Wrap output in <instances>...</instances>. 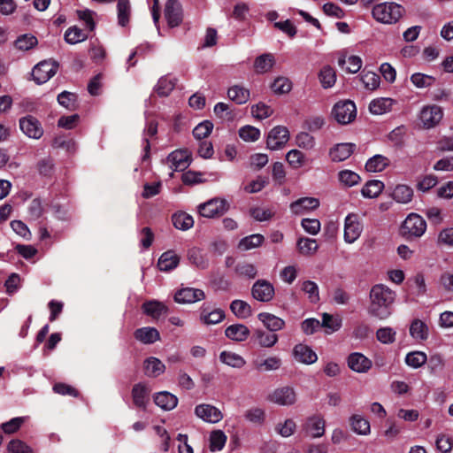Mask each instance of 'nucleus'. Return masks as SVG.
Returning a JSON list of instances; mask_svg holds the SVG:
<instances>
[{
  "mask_svg": "<svg viewBox=\"0 0 453 453\" xmlns=\"http://www.w3.org/2000/svg\"><path fill=\"white\" fill-rule=\"evenodd\" d=\"M395 296V292L387 285H374L370 291L369 314L380 320L388 319L392 314L391 307Z\"/></svg>",
  "mask_w": 453,
  "mask_h": 453,
  "instance_id": "nucleus-1",
  "label": "nucleus"
},
{
  "mask_svg": "<svg viewBox=\"0 0 453 453\" xmlns=\"http://www.w3.org/2000/svg\"><path fill=\"white\" fill-rule=\"evenodd\" d=\"M372 13L380 23L395 24L403 17L404 8L396 3L386 2L373 6Z\"/></svg>",
  "mask_w": 453,
  "mask_h": 453,
  "instance_id": "nucleus-2",
  "label": "nucleus"
},
{
  "mask_svg": "<svg viewBox=\"0 0 453 453\" xmlns=\"http://www.w3.org/2000/svg\"><path fill=\"white\" fill-rule=\"evenodd\" d=\"M229 210V203L225 198L214 197L197 207L198 213L203 218H216L223 215Z\"/></svg>",
  "mask_w": 453,
  "mask_h": 453,
  "instance_id": "nucleus-3",
  "label": "nucleus"
},
{
  "mask_svg": "<svg viewBox=\"0 0 453 453\" xmlns=\"http://www.w3.org/2000/svg\"><path fill=\"white\" fill-rule=\"evenodd\" d=\"M332 116L339 124H349L356 119V104L350 100L339 101L332 109Z\"/></svg>",
  "mask_w": 453,
  "mask_h": 453,
  "instance_id": "nucleus-4",
  "label": "nucleus"
},
{
  "mask_svg": "<svg viewBox=\"0 0 453 453\" xmlns=\"http://www.w3.org/2000/svg\"><path fill=\"white\" fill-rule=\"evenodd\" d=\"M443 117L442 108L436 104H428L422 107L418 114V119L425 129L435 127Z\"/></svg>",
  "mask_w": 453,
  "mask_h": 453,
  "instance_id": "nucleus-5",
  "label": "nucleus"
},
{
  "mask_svg": "<svg viewBox=\"0 0 453 453\" xmlns=\"http://www.w3.org/2000/svg\"><path fill=\"white\" fill-rule=\"evenodd\" d=\"M402 230L403 235L421 237L426 230V222L418 214L411 213L403 221Z\"/></svg>",
  "mask_w": 453,
  "mask_h": 453,
  "instance_id": "nucleus-6",
  "label": "nucleus"
},
{
  "mask_svg": "<svg viewBox=\"0 0 453 453\" xmlns=\"http://www.w3.org/2000/svg\"><path fill=\"white\" fill-rule=\"evenodd\" d=\"M58 68V65L56 62L44 60L34 67L32 75L37 84H42L56 74Z\"/></svg>",
  "mask_w": 453,
  "mask_h": 453,
  "instance_id": "nucleus-7",
  "label": "nucleus"
},
{
  "mask_svg": "<svg viewBox=\"0 0 453 453\" xmlns=\"http://www.w3.org/2000/svg\"><path fill=\"white\" fill-rule=\"evenodd\" d=\"M363 231V226L358 219V216L354 213L347 215L344 220V241L347 243L356 242Z\"/></svg>",
  "mask_w": 453,
  "mask_h": 453,
  "instance_id": "nucleus-8",
  "label": "nucleus"
},
{
  "mask_svg": "<svg viewBox=\"0 0 453 453\" xmlns=\"http://www.w3.org/2000/svg\"><path fill=\"white\" fill-rule=\"evenodd\" d=\"M268 399L278 405L289 406L296 402V393L294 388L284 386L274 389Z\"/></svg>",
  "mask_w": 453,
  "mask_h": 453,
  "instance_id": "nucleus-9",
  "label": "nucleus"
},
{
  "mask_svg": "<svg viewBox=\"0 0 453 453\" xmlns=\"http://www.w3.org/2000/svg\"><path fill=\"white\" fill-rule=\"evenodd\" d=\"M289 140V132L287 127L277 126L268 134L266 147L271 150H278L284 147Z\"/></svg>",
  "mask_w": 453,
  "mask_h": 453,
  "instance_id": "nucleus-10",
  "label": "nucleus"
},
{
  "mask_svg": "<svg viewBox=\"0 0 453 453\" xmlns=\"http://www.w3.org/2000/svg\"><path fill=\"white\" fill-rule=\"evenodd\" d=\"M195 415L206 423L215 424L223 419V413L214 405L201 403L196 406Z\"/></svg>",
  "mask_w": 453,
  "mask_h": 453,
  "instance_id": "nucleus-11",
  "label": "nucleus"
},
{
  "mask_svg": "<svg viewBox=\"0 0 453 453\" xmlns=\"http://www.w3.org/2000/svg\"><path fill=\"white\" fill-rule=\"evenodd\" d=\"M20 130L25 135L32 139H40L43 134V128L40 121L34 116L27 115L19 120Z\"/></svg>",
  "mask_w": 453,
  "mask_h": 453,
  "instance_id": "nucleus-12",
  "label": "nucleus"
},
{
  "mask_svg": "<svg viewBox=\"0 0 453 453\" xmlns=\"http://www.w3.org/2000/svg\"><path fill=\"white\" fill-rule=\"evenodd\" d=\"M274 294V287L266 280H257L251 288L253 298L262 303L270 302Z\"/></svg>",
  "mask_w": 453,
  "mask_h": 453,
  "instance_id": "nucleus-13",
  "label": "nucleus"
},
{
  "mask_svg": "<svg viewBox=\"0 0 453 453\" xmlns=\"http://www.w3.org/2000/svg\"><path fill=\"white\" fill-rule=\"evenodd\" d=\"M166 164L173 171L181 172L190 165V155L187 150H177L166 157Z\"/></svg>",
  "mask_w": 453,
  "mask_h": 453,
  "instance_id": "nucleus-14",
  "label": "nucleus"
},
{
  "mask_svg": "<svg viewBox=\"0 0 453 453\" xmlns=\"http://www.w3.org/2000/svg\"><path fill=\"white\" fill-rule=\"evenodd\" d=\"M293 357L299 363L305 365L314 364L318 360V356L312 349L303 343L296 344L292 351Z\"/></svg>",
  "mask_w": 453,
  "mask_h": 453,
  "instance_id": "nucleus-15",
  "label": "nucleus"
},
{
  "mask_svg": "<svg viewBox=\"0 0 453 453\" xmlns=\"http://www.w3.org/2000/svg\"><path fill=\"white\" fill-rule=\"evenodd\" d=\"M165 17L169 27L179 26L182 21V11L180 4L177 0H168L165 4Z\"/></svg>",
  "mask_w": 453,
  "mask_h": 453,
  "instance_id": "nucleus-16",
  "label": "nucleus"
},
{
  "mask_svg": "<svg viewBox=\"0 0 453 453\" xmlns=\"http://www.w3.org/2000/svg\"><path fill=\"white\" fill-rule=\"evenodd\" d=\"M205 298V294L202 289L194 288H184L177 291L174 295L175 302L179 303H196Z\"/></svg>",
  "mask_w": 453,
  "mask_h": 453,
  "instance_id": "nucleus-17",
  "label": "nucleus"
},
{
  "mask_svg": "<svg viewBox=\"0 0 453 453\" xmlns=\"http://www.w3.org/2000/svg\"><path fill=\"white\" fill-rule=\"evenodd\" d=\"M319 206V200L315 197H302L289 205L290 211L296 215L304 214L310 211H314Z\"/></svg>",
  "mask_w": 453,
  "mask_h": 453,
  "instance_id": "nucleus-18",
  "label": "nucleus"
},
{
  "mask_svg": "<svg viewBox=\"0 0 453 453\" xmlns=\"http://www.w3.org/2000/svg\"><path fill=\"white\" fill-rule=\"evenodd\" d=\"M305 433L312 438L322 437L325 434V420L320 415H313L304 424Z\"/></svg>",
  "mask_w": 453,
  "mask_h": 453,
  "instance_id": "nucleus-19",
  "label": "nucleus"
},
{
  "mask_svg": "<svg viewBox=\"0 0 453 453\" xmlns=\"http://www.w3.org/2000/svg\"><path fill=\"white\" fill-rule=\"evenodd\" d=\"M225 319L223 310L217 308L211 310L208 304L203 303L200 309L199 319L205 325H215L221 322Z\"/></svg>",
  "mask_w": 453,
  "mask_h": 453,
  "instance_id": "nucleus-20",
  "label": "nucleus"
},
{
  "mask_svg": "<svg viewBox=\"0 0 453 453\" xmlns=\"http://www.w3.org/2000/svg\"><path fill=\"white\" fill-rule=\"evenodd\" d=\"M372 365L369 358L358 352L351 353L348 357L349 367L356 372H366L371 369Z\"/></svg>",
  "mask_w": 453,
  "mask_h": 453,
  "instance_id": "nucleus-21",
  "label": "nucleus"
},
{
  "mask_svg": "<svg viewBox=\"0 0 453 453\" xmlns=\"http://www.w3.org/2000/svg\"><path fill=\"white\" fill-rule=\"evenodd\" d=\"M142 310L144 314L151 317L153 319H158L160 317L168 313V307L157 300H149L143 303Z\"/></svg>",
  "mask_w": 453,
  "mask_h": 453,
  "instance_id": "nucleus-22",
  "label": "nucleus"
},
{
  "mask_svg": "<svg viewBox=\"0 0 453 453\" xmlns=\"http://www.w3.org/2000/svg\"><path fill=\"white\" fill-rule=\"evenodd\" d=\"M355 148L356 145L351 142L338 143L330 150V158L334 162L344 161L351 156Z\"/></svg>",
  "mask_w": 453,
  "mask_h": 453,
  "instance_id": "nucleus-23",
  "label": "nucleus"
},
{
  "mask_svg": "<svg viewBox=\"0 0 453 453\" xmlns=\"http://www.w3.org/2000/svg\"><path fill=\"white\" fill-rule=\"evenodd\" d=\"M134 338L143 344H152L160 340V334L157 329L151 326L138 328L134 333Z\"/></svg>",
  "mask_w": 453,
  "mask_h": 453,
  "instance_id": "nucleus-24",
  "label": "nucleus"
},
{
  "mask_svg": "<svg viewBox=\"0 0 453 453\" xmlns=\"http://www.w3.org/2000/svg\"><path fill=\"white\" fill-rule=\"evenodd\" d=\"M250 334V329L243 324H234L225 330V335L228 339L238 342L246 341Z\"/></svg>",
  "mask_w": 453,
  "mask_h": 453,
  "instance_id": "nucleus-25",
  "label": "nucleus"
},
{
  "mask_svg": "<svg viewBox=\"0 0 453 453\" xmlns=\"http://www.w3.org/2000/svg\"><path fill=\"white\" fill-rule=\"evenodd\" d=\"M258 319L271 332H277L285 327L284 319L269 312H261L257 315Z\"/></svg>",
  "mask_w": 453,
  "mask_h": 453,
  "instance_id": "nucleus-26",
  "label": "nucleus"
},
{
  "mask_svg": "<svg viewBox=\"0 0 453 453\" xmlns=\"http://www.w3.org/2000/svg\"><path fill=\"white\" fill-rule=\"evenodd\" d=\"M150 389L142 383L135 384L132 388V398L134 404L145 410L149 403Z\"/></svg>",
  "mask_w": 453,
  "mask_h": 453,
  "instance_id": "nucleus-27",
  "label": "nucleus"
},
{
  "mask_svg": "<svg viewBox=\"0 0 453 453\" xmlns=\"http://www.w3.org/2000/svg\"><path fill=\"white\" fill-rule=\"evenodd\" d=\"M180 263V257L173 250L164 252L157 262L160 271L169 272L176 268Z\"/></svg>",
  "mask_w": 453,
  "mask_h": 453,
  "instance_id": "nucleus-28",
  "label": "nucleus"
},
{
  "mask_svg": "<svg viewBox=\"0 0 453 453\" xmlns=\"http://www.w3.org/2000/svg\"><path fill=\"white\" fill-rule=\"evenodd\" d=\"M154 402L162 410L171 411L177 406L178 398L167 391H163L154 396Z\"/></svg>",
  "mask_w": 453,
  "mask_h": 453,
  "instance_id": "nucleus-29",
  "label": "nucleus"
},
{
  "mask_svg": "<svg viewBox=\"0 0 453 453\" xmlns=\"http://www.w3.org/2000/svg\"><path fill=\"white\" fill-rule=\"evenodd\" d=\"M394 100L389 97H380L372 100L369 104V111L374 115H382L391 111Z\"/></svg>",
  "mask_w": 453,
  "mask_h": 453,
  "instance_id": "nucleus-30",
  "label": "nucleus"
},
{
  "mask_svg": "<svg viewBox=\"0 0 453 453\" xmlns=\"http://www.w3.org/2000/svg\"><path fill=\"white\" fill-rule=\"evenodd\" d=\"M254 341L262 348H272L278 342V335L270 334L262 329H257L253 333Z\"/></svg>",
  "mask_w": 453,
  "mask_h": 453,
  "instance_id": "nucleus-31",
  "label": "nucleus"
},
{
  "mask_svg": "<svg viewBox=\"0 0 453 453\" xmlns=\"http://www.w3.org/2000/svg\"><path fill=\"white\" fill-rule=\"evenodd\" d=\"M227 96L237 104H243L250 99V90L241 85H234L228 88Z\"/></svg>",
  "mask_w": 453,
  "mask_h": 453,
  "instance_id": "nucleus-32",
  "label": "nucleus"
},
{
  "mask_svg": "<svg viewBox=\"0 0 453 453\" xmlns=\"http://www.w3.org/2000/svg\"><path fill=\"white\" fill-rule=\"evenodd\" d=\"M165 370V365L157 357H150L144 361V372L147 376L157 377Z\"/></svg>",
  "mask_w": 453,
  "mask_h": 453,
  "instance_id": "nucleus-33",
  "label": "nucleus"
},
{
  "mask_svg": "<svg viewBox=\"0 0 453 453\" xmlns=\"http://www.w3.org/2000/svg\"><path fill=\"white\" fill-rule=\"evenodd\" d=\"M352 430L360 435H367L371 432L370 422L363 416L355 414L349 418Z\"/></svg>",
  "mask_w": 453,
  "mask_h": 453,
  "instance_id": "nucleus-34",
  "label": "nucleus"
},
{
  "mask_svg": "<svg viewBox=\"0 0 453 453\" xmlns=\"http://www.w3.org/2000/svg\"><path fill=\"white\" fill-rule=\"evenodd\" d=\"M281 359L275 356L268 357L264 360L254 361V366L258 372H270L279 370L281 366Z\"/></svg>",
  "mask_w": 453,
  "mask_h": 453,
  "instance_id": "nucleus-35",
  "label": "nucleus"
},
{
  "mask_svg": "<svg viewBox=\"0 0 453 453\" xmlns=\"http://www.w3.org/2000/svg\"><path fill=\"white\" fill-rule=\"evenodd\" d=\"M219 360L233 368H242L245 365V359L239 354L224 350L219 354Z\"/></svg>",
  "mask_w": 453,
  "mask_h": 453,
  "instance_id": "nucleus-36",
  "label": "nucleus"
},
{
  "mask_svg": "<svg viewBox=\"0 0 453 453\" xmlns=\"http://www.w3.org/2000/svg\"><path fill=\"white\" fill-rule=\"evenodd\" d=\"M319 80L323 88H330L336 82L335 70L330 65L323 66L319 73Z\"/></svg>",
  "mask_w": 453,
  "mask_h": 453,
  "instance_id": "nucleus-37",
  "label": "nucleus"
},
{
  "mask_svg": "<svg viewBox=\"0 0 453 453\" xmlns=\"http://www.w3.org/2000/svg\"><path fill=\"white\" fill-rule=\"evenodd\" d=\"M231 311L239 319H245L252 315L251 306L245 301L234 300L230 304Z\"/></svg>",
  "mask_w": 453,
  "mask_h": 453,
  "instance_id": "nucleus-38",
  "label": "nucleus"
},
{
  "mask_svg": "<svg viewBox=\"0 0 453 453\" xmlns=\"http://www.w3.org/2000/svg\"><path fill=\"white\" fill-rule=\"evenodd\" d=\"M172 221L175 228L182 231L188 230L194 226L193 217L183 211L174 213Z\"/></svg>",
  "mask_w": 453,
  "mask_h": 453,
  "instance_id": "nucleus-39",
  "label": "nucleus"
},
{
  "mask_svg": "<svg viewBox=\"0 0 453 453\" xmlns=\"http://www.w3.org/2000/svg\"><path fill=\"white\" fill-rule=\"evenodd\" d=\"M411 336L418 341H425L428 338V326L420 319H414L410 326Z\"/></svg>",
  "mask_w": 453,
  "mask_h": 453,
  "instance_id": "nucleus-40",
  "label": "nucleus"
},
{
  "mask_svg": "<svg viewBox=\"0 0 453 453\" xmlns=\"http://www.w3.org/2000/svg\"><path fill=\"white\" fill-rule=\"evenodd\" d=\"M188 261L199 269H205L209 265V260L203 252L198 248H192L188 252Z\"/></svg>",
  "mask_w": 453,
  "mask_h": 453,
  "instance_id": "nucleus-41",
  "label": "nucleus"
},
{
  "mask_svg": "<svg viewBox=\"0 0 453 453\" xmlns=\"http://www.w3.org/2000/svg\"><path fill=\"white\" fill-rule=\"evenodd\" d=\"M342 326V319L339 316H333L328 313H323L320 327L325 328V332L328 334L338 331Z\"/></svg>",
  "mask_w": 453,
  "mask_h": 453,
  "instance_id": "nucleus-42",
  "label": "nucleus"
},
{
  "mask_svg": "<svg viewBox=\"0 0 453 453\" xmlns=\"http://www.w3.org/2000/svg\"><path fill=\"white\" fill-rule=\"evenodd\" d=\"M384 183L378 180H369L363 187L361 193L364 197L375 198L382 192Z\"/></svg>",
  "mask_w": 453,
  "mask_h": 453,
  "instance_id": "nucleus-43",
  "label": "nucleus"
},
{
  "mask_svg": "<svg viewBox=\"0 0 453 453\" xmlns=\"http://www.w3.org/2000/svg\"><path fill=\"white\" fill-rule=\"evenodd\" d=\"M177 79L171 76L161 77L156 86L157 93L161 96H167L175 88Z\"/></svg>",
  "mask_w": 453,
  "mask_h": 453,
  "instance_id": "nucleus-44",
  "label": "nucleus"
},
{
  "mask_svg": "<svg viewBox=\"0 0 453 453\" xmlns=\"http://www.w3.org/2000/svg\"><path fill=\"white\" fill-rule=\"evenodd\" d=\"M413 196V190L407 185H397L393 193L392 197L395 201L400 203H407L411 201Z\"/></svg>",
  "mask_w": 453,
  "mask_h": 453,
  "instance_id": "nucleus-45",
  "label": "nucleus"
},
{
  "mask_svg": "<svg viewBox=\"0 0 453 453\" xmlns=\"http://www.w3.org/2000/svg\"><path fill=\"white\" fill-rule=\"evenodd\" d=\"M389 165V159L382 155H375L365 164L368 172L377 173L383 171Z\"/></svg>",
  "mask_w": 453,
  "mask_h": 453,
  "instance_id": "nucleus-46",
  "label": "nucleus"
},
{
  "mask_svg": "<svg viewBox=\"0 0 453 453\" xmlns=\"http://www.w3.org/2000/svg\"><path fill=\"white\" fill-rule=\"evenodd\" d=\"M274 65V58L272 54H263L257 57L254 63V68L257 73H264L270 71Z\"/></svg>",
  "mask_w": 453,
  "mask_h": 453,
  "instance_id": "nucleus-47",
  "label": "nucleus"
},
{
  "mask_svg": "<svg viewBox=\"0 0 453 453\" xmlns=\"http://www.w3.org/2000/svg\"><path fill=\"white\" fill-rule=\"evenodd\" d=\"M348 64L345 71L349 73H357L362 67V59L357 56H350L346 60L345 56H342L338 58V65L343 68L345 64Z\"/></svg>",
  "mask_w": 453,
  "mask_h": 453,
  "instance_id": "nucleus-48",
  "label": "nucleus"
},
{
  "mask_svg": "<svg viewBox=\"0 0 453 453\" xmlns=\"http://www.w3.org/2000/svg\"><path fill=\"white\" fill-rule=\"evenodd\" d=\"M265 238L260 234H254L242 238L239 242V249L242 250H250L262 244Z\"/></svg>",
  "mask_w": 453,
  "mask_h": 453,
  "instance_id": "nucleus-49",
  "label": "nucleus"
},
{
  "mask_svg": "<svg viewBox=\"0 0 453 453\" xmlns=\"http://www.w3.org/2000/svg\"><path fill=\"white\" fill-rule=\"evenodd\" d=\"M427 361V356L422 351H412L406 355L405 363L407 365L418 369Z\"/></svg>",
  "mask_w": 453,
  "mask_h": 453,
  "instance_id": "nucleus-50",
  "label": "nucleus"
},
{
  "mask_svg": "<svg viewBox=\"0 0 453 453\" xmlns=\"http://www.w3.org/2000/svg\"><path fill=\"white\" fill-rule=\"evenodd\" d=\"M87 38L88 35L77 27H71L65 33V40L69 44H75L83 42Z\"/></svg>",
  "mask_w": 453,
  "mask_h": 453,
  "instance_id": "nucleus-51",
  "label": "nucleus"
},
{
  "mask_svg": "<svg viewBox=\"0 0 453 453\" xmlns=\"http://www.w3.org/2000/svg\"><path fill=\"white\" fill-rule=\"evenodd\" d=\"M226 441V435L221 430H214L210 434V449L211 451L221 450Z\"/></svg>",
  "mask_w": 453,
  "mask_h": 453,
  "instance_id": "nucleus-52",
  "label": "nucleus"
},
{
  "mask_svg": "<svg viewBox=\"0 0 453 453\" xmlns=\"http://www.w3.org/2000/svg\"><path fill=\"white\" fill-rule=\"evenodd\" d=\"M299 251L303 255H312L318 249L319 245L315 239L302 237L297 242Z\"/></svg>",
  "mask_w": 453,
  "mask_h": 453,
  "instance_id": "nucleus-53",
  "label": "nucleus"
},
{
  "mask_svg": "<svg viewBox=\"0 0 453 453\" xmlns=\"http://www.w3.org/2000/svg\"><path fill=\"white\" fill-rule=\"evenodd\" d=\"M411 81L418 88H426L434 83L435 78L421 73H416L411 76Z\"/></svg>",
  "mask_w": 453,
  "mask_h": 453,
  "instance_id": "nucleus-54",
  "label": "nucleus"
},
{
  "mask_svg": "<svg viewBox=\"0 0 453 453\" xmlns=\"http://www.w3.org/2000/svg\"><path fill=\"white\" fill-rule=\"evenodd\" d=\"M360 79L365 88L369 90L378 88L380 83V76L373 72H364Z\"/></svg>",
  "mask_w": 453,
  "mask_h": 453,
  "instance_id": "nucleus-55",
  "label": "nucleus"
},
{
  "mask_svg": "<svg viewBox=\"0 0 453 453\" xmlns=\"http://www.w3.org/2000/svg\"><path fill=\"white\" fill-rule=\"evenodd\" d=\"M396 332L389 326H384L377 330V340L383 344H391L395 341Z\"/></svg>",
  "mask_w": 453,
  "mask_h": 453,
  "instance_id": "nucleus-56",
  "label": "nucleus"
},
{
  "mask_svg": "<svg viewBox=\"0 0 453 453\" xmlns=\"http://www.w3.org/2000/svg\"><path fill=\"white\" fill-rule=\"evenodd\" d=\"M260 130L252 126H245L240 128L239 136L245 142H256L260 138Z\"/></svg>",
  "mask_w": 453,
  "mask_h": 453,
  "instance_id": "nucleus-57",
  "label": "nucleus"
},
{
  "mask_svg": "<svg viewBox=\"0 0 453 453\" xmlns=\"http://www.w3.org/2000/svg\"><path fill=\"white\" fill-rule=\"evenodd\" d=\"M339 180L347 187H352L359 183L360 176L350 170H342L338 174Z\"/></svg>",
  "mask_w": 453,
  "mask_h": 453,
  "instance_id": "nucleus-58",
  "label": "nucleus"
},
{
  "mask_svg": "<svg viewBox=\"0 0 453 453\" xmlns=\"http://www.w3.org/2000/svg\"><path fill=\"white\" fill-rule=\"evenodd\" d=\"M117 8L119 24L125 27L129 21L130 5L128 0H119Z\"/></svg>",
  "mask_w": 453,
  "mask_h": 453,
  "instance_id": "nucleus-59",
  "label": "nucleus"
},
{
  "mask_svg": "<svg viewBox=\"0 0 453 453\" xmlns=\"http://www.w3.org/2000/svg\"><path fill=\"white\" fill-rule=\"evenodd\" d=\"M275 94H286L291 90L292 83L286 77H278L271 86Z\"/></svg>",
  "mask_w": 453,
  "mask_h": 453,
  "instance_id": "nucleus-60",
  "label": "nucleus"
},
{
  "mask_svg": "<svg viewBox=\"0 0 453 453\" xmlns=\"http://www.w3.org/2000/svg\"><path fill=\"white\" fill-rule=\"evenodd\" d=\"M273 113V110L264 103H258L252 105L251 114L254 118L258 119H265Z\"/></svg>",
  "mask_w": 453,
  "mask_h": 453,
  "instance_id": "nucleus-61",
  "label": "nucleus"
},
{
  "mask_svg": "<svg viewBox=\"0 0 453 453\" xmlns=\"http://www.w3.org/2000/svg\"><path fill=\"white\" fill-rule=\"evenodd\" d=\"M235 272L240 276L247 277L249 279H254L257 274L256 266L246 262L237 264L235 266Z\"/></svg>",
  "mask_w": 453,
  "mask_h": 453,
  "instance_id": "nucleus-62",
  "label": "nucleus"
},
{
  "mask_svg": "<svg viewBox=\"0 0 453 453\" xmlns=\"http://www.w3.org/2000/svg\"><path fill=\"white\" fill-rule=\"evenodd\" d=\"M288 163L295 169L300 168L304 163V155L298 150H291L286 155Z\"/></svg>",
  "mask_w": 453,
  "mask_h": 453,
  "instance_id": "nucleus-63",
  "label": "nucleus"
},
{
  "mask_svg": "<svg viewBox=\"0 0 453 453\" xmlns=\"http://www.w3.org/2000/svg\"><path fill=\"white\" fill-rule=\"evenodd\" d=\"M37 44V39L31 35H23L15 41V46L21 50H28Z\"/></svg>",
  "mask_w": 453,
  "mask_h": 453,
  "instance_id": "nucleus-64",
  "label": "nucleus"
}]
</instances>
